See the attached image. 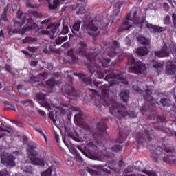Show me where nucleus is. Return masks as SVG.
<instances>
[{
  "label": "nucleus",
  "instance_id": "nucleus-1",
  "mask_svg": "<svg viewBox=\"0 0 176 176\" xmlns=\"http://www.w3.org/2000/svg\"><path fill=\"white\" fill-rule=\"evenodd\" d=\"M87 45H77L74 49L76 54L80 56L81 57H86L87 60L89 61V71L91 74V76L93 74H96L99 79L104 78V80L109 82V85L104 84L101 86L102 82L94 80L90 77L86 76V74L83 73L74 72L73 75L78 76L82 83H85L86 86H91L93 87L95 86L97 89L99 87V90L101 91L102 96L100 100H95V111L100 112L102 107H109V112L111 115L117 118L119 120H122V118H131L134 119L137 118V113L131 111H127L125 106H123L115 101L112 98V91H109V89H120L123 85H129V81L126 80V77L123 76V73L119 70H115L113 69H105L104 73L102 72L101 66L104 68H107L108 65L111 63V59L108 58L100 59V54H97L96 52H92L91 55L87 54ZM111 105V106H110Z\"/></svg>",
  "mask_w": 176,
  "mask_h": 176
},
{
  "label": "nucleus",
  "instance_id": "nucleus-2",
  "mask_svg": "<svg viewBox=\"0 0 176 176\" xmlns=\"http://www.w3.org/2000/svg\"><path fill=\"white\" fill-rule=\"evenodd\" d=\"M108 119L101 120L100 122L97 124L98 133H94L92 134L94 142H90L87 144V148L88 149L89 154L94 155V160H99L100 162H105L107 159H112L113 157V153L112 152H120L123 149V146L120 144H117L111 148H104L102 151H98V147L97 146V141L100 138H104L108 135V132H107V122Z\"/></svg>",
  "mask_w": 176,
  "mask_h": 176
},
{
  "label": "nucleus",
  "instance_id": "nucleus-3",
  "mask_svg": "<svg viewBox=\"0 0 176 176\" xmlns=\"http://www.w3.org/2000/svg\"><path fill=\"white\" fill-rule=\"evenodd\" d=\"M62 30L60 31V27H61V21H58L54 23L48 25L45 30L41 32L42 35H48L50 39H54V35H59L55 40L56 45H61L63 42L68 41V36L67 34L69 32V28L67 25H65L63 23Z\"/></svg>",
  "mask_w": 176,
  "mask_h": 176
},
{
  "label": "nucleus",
  "instance_id": "nucleus-4",
  "mask_svg": "<svg viewBox=\"0 0 176 176\" xmlns=\"http://www.w3.org/2000/svg\"><path fill=\"white\" fill-rule=\"evenodd\" d=\"M130 17H131V14L128 13L126 16L125 21L122 22V24L118 28V32H122V31H129L130 28H132L133 25L130 24V21H132L134 25L138 27L139 31H142V23L140 22V18L137 16V11L133 12V17L132 20L130 19Z\"/></svg>",
  "mask_w": 176,
  "mask_h": 176
},
{
  "label": "nucleus",
  "instance_id": "nucleus-5",
  "mask_svg": "<svg viewBox=\"0 0 176 176\" xmlns=\"http://www.w3.org/2000/svg\"><path fill=\"white\" fill-rule=\"evenodd\" d=\"M127 63L129 65L132 66L129 69V72L132 74H144L146 71L145 63L141 62V60H135L133 55L128 56Z\"/></svg>",
  "mask_w": 176,
  "mask_h": 176
},
{
  "label": "nucleus",
  "instance_id": "nucleus-6",
  "mask_svg": "<svg viewBox=\"0 0 176 176\" xmlns=\"http://www.w3.org/2000/svg\"><path fill=\"white\" fill-rule=\"evenodd\" d=\"M153 129H145L144 132H139L135 138L136 142L139 148H144L146 144H149L152 141L153 133Z\"/></svg>",
  "mask_w": 176,
  "mask_h": 176
},
{
  "label": "nucleus",
  "instance_id": "nucleus-7",
  "mask_svg": "<svg viewBox=\"0 0 176 176\" xmlns=\"http://www.w3.org/2000/svg\"><path fill=\"white\" fill-rule=\"evenodd\" d=\"M102 49L104 52H107L109 57H116L120 50V43L116 40H113L111 42L104 43Z\"/></svg>",
  "mask_w": 176,
  "mask_h": 176
},
{
  "label": "nucleus",
  "instance_id": "nucleus-8",
  "mask_svg": "<svg viewBox=\"0 0 176 176\" xmlns=\"http://www.w3.org/2000/svg\"><path fill=\"white\" fill-rule=\"evenodd\" d=\"M133 89L138 92L139 94H141L142 97L144 98L146 101H148L149 104H151V107L153 108H155L156 107V104L153 103V94H155V91L153 89H147V90H142L138 85H133Z\"/></svg>",
  "mask_w": 176,
  "mask_h": 176
},
{
  "label": "nucleus",
  "instance_id": "nucleus-9",
  "mask_svg": "<svg viewBox=\"0 0 176 176\" xmlns=\"http://www.w3.org/2000/svg\"><path fill=\"white\" fill-rule=\"evenodd\" d=\"M24 25V19L19 20H15L14 21V27L15 30H16L17 34H21V35H24L27 31H31V30H35L36 31L39 30V28H38V24L36 23H32L30 26H24L23 28H21V27H23ZM20 28V29H19Z\"/></svg>",
  "mask_w": 176,
  "mask_h": 176
},
{
  "label": "nucleus",
  "instance_id": "nucleus-10",
  "mask_svg": "<svg viewBox=\"0 0 176 176\" xmlns=\"http://www.w3.org/2000/svg\"><path fill=\"white\" fill-rule=\"evenodd\" d=\"M170 52L172 54H176V47L174 44L167 45V43H164V45L162 47L161 50L155 51L154 54L155 57L158 58H163L164 57H168L170 56Z\"/></svg>",
  "mask_w": 176,
  "mask_h": 176
},
{
  "label": "nucleus",
  "instance_id": "nucleus-11",
  "mask_svg": "<svg viewBox=\"0 0 176 176\" xmlns=\"http://www.w3.org/2000/svg\"><path fill=\"white\" fill-rule=\"evenodd\" d=\"M81 30L84 31V32H87L88 35H91V36H98L100 35V30H98V28L94 25V22L91 21L87 24H84L81 27Z\"/></svg>",
  "mask_w": 176,
  "mask_h": 176
},
{
  "label": "nucleus",
  "instance_id": "nucleus-12",
  "mask_svg": "<svg viewBox=\"0 0 176 176\" xmlns=\"http://www.w3.org/2000/svg\"><path fill=\"white\" fill-rule=\"evenodd\" d=\"M67 79H69V84L62 86V91L65 93L68 97H75L76 96V91H75V87H72V82L74 81V78L71 75H67Z\"/></svg>",
  "mask_w": 176,
  "mask_h": 176
},
{
  "label": "nucleus",
  "instance_id": "nucleus-13",
  "mask_svg": "<svg viewBox=\"0 0 176 176\" xmlns=\"http://www.w3.org/2000/svg\"><path fill=\"white\" fill-rule=\"evenodd\" d=\"M16 157L12 155L9 154H1V162L3 166L6 167H16Z\"/></svg>",
  "mask_w": 176,
  "mask_h": 176
},
{
  "label": "nucleus",
  "instance_id": "nucleus-14",
  "mask_svg": "<svg viewBox=\"0 0 176 176\" xmlns=\"http://www.w3.org/2000/svg\"><path fill=\"white\" fill-rule=\"evenodd\" d=\"M115 164H116V162L113 160H111L106 163V166L109 167L110 170H112L113 171H114V173H116L117 174H120L122 171V167H124V166H126L124 164V162H123V160H120L118 162V167H120L119 168L112 167V166H115Z\"/></svg>",
  "mask_w": 176,
  "mask_h": 176
},
{
  "label": "nucleus",
  "instance_id": "nucleus-15",
  "mask_svg": "<svg viewBox=\"0 0 176 176\" xmlns=\"http://www.w3.org/2000/svg\"><path fill=\"white\" fill-rule=\"evenodd\" d=\"M176 73V65L175 62L169 60L166 65V75H175Z\"/></svg>",
  "mask_w": 176,
  "mask_h": 176
},
{
  "label": "nucleus",
  "instance_id": "nucleus-16",
  "mask_svg": "<svg viewBox=\"0 0 176 176\" xmlns=\"http://www.w3.org/2000/svg\"><path fill=\"white\" fill-rule=\"evenodd\" d=\"M140 23H142V27H144V23H145L146 28H148V30H153L154 32H163L164 31H166V28L156 26L148 23V21H142Z\"/></svg>",
  "mask_w": 176,
  "mask_h": 176
},
{
  "label": "nucleus",
  "instance_id": "nucleus-17",
  "mask_svg": "<svg viewBox=\"0 0 176 176\" xmlns=\"http://www.w3.org/2000/svg\"><path fill=\"white\" fill-rule=\"evenodd\" d=\"M80 24H82L80 21H76L72 28V32L77 38H80L81 36L80 32H79V30H80Z\"/></svg>",
  "mask_w": 176,
  "mask_h": 176
},
{
  "label": "nucleus",
  "instance_id": "nucleus-18",
  "mask_svg": "<svg viewBox=\"0 0 176 176\" xmlns=\"http://www.w3.org/2000/svg\"><path fill=\"white\" fill-rule=\"evenodd\" d=\"M36 98L38 104L41 105V107H50L49 104L46 102V94H42L41 93L37 94Z\"/></svg>",
  "mask_w": 176,
  "mask_h": 176
},
{
  "label": "nucleus",
  "instance_id": "nucleus-19",
  "mask_svg": "<svg viewBox=\"0 0 176 176\" xmlns=\"http://www.w3.org/2000/svg\"><path fill=\"white\" fill-rule=\"evenodd\" d=\"M28 155H30V156H38L39 155L36 151L34 149H36V145H35L34 143H29L28 144Z\"/></svg>",
  "mask_w": 176,
  "mask_h": 176
},
{
  "label": "nucleus",
  "instance_id": "nucleus-20",
  "mask_svg": "<svg viewBox=\"0 0 176 176\" xmlns=\"http://www.w3.org/2000/svg\"><path fill=\"white\" fill-rule=\"evenodd\" d=\"M30 162L32 164H34L36 166H41V167H43L45 166V160L43 158H39V157H32L30 159Z\"/></svg>",
  "mask_w": 176,
  "mask_h": 176
},
{
  "label": "nucleus",
  "instance_id": "nucleus-21",
  "mask_svg": "<svg viewBox=\"0 0 176 176\" xmlns=\"http://www.w3.org/2000/svg\"><path fill=\"white\" fill-rule=\"evenodd\" d=\"M120 97L124 102H129V98H130V91L124 90L120 94Z\"/></svg>",
  "mask_w": 176,
  "mask_h": 176
},
{
  "label": "nucleus",
  "instance_id": "nucleus-22",
  "mask_svg": "<svg viewBox=\"0 0 176 176\" xmlns=\"http://www.w3.org/2000/svg\"><path fill=\"white\" fill-rule=\"evenodd\" d=\"M46 79V77H45V74H38L36 76H32L30 77V80L32 82H42V80H45Z\"/></svg>",
  "mask_w": 176,
  "mask_h": 176
},
{
  "label": "nucleus",
  "instance_id": "nucleus-23",
  "mask_svg": "<svg viewBox=\"0 0 176 176\" xmlns=\"http://www.w3.org/2000/svg\"><path fill=\"white\" fill-rule=\"evenodd\" d=\"M148 119H150V120H155V122H152V123H156V122L157 123H162L163 122H165V120H166V118H162V117H159L156 114H151L148 116Z\"/></svg>",
  "mask_w": 176,
  "mask_h": 176
},
{
  "label": "nucleus",
  "instance_id": "nucleus-24",
  "mask_svg": "<svg viewBox=\"0 0 176 176\" xmlns=\"http://www.w3.org/2000/svg\"><path fill=\"white\" fill-rule=\"evenodd\" d=\"M138 42H140L141 45H145L146 46H151V41L142 36H138L137 37Z\"/></svg>",
  "mask_w": 176,
  "mask_h": 176
},
{
  "label": "nucleus",
  "instance_id": "nucleus-25",
  "mask_svg": "<svg viewBox=\"0 0 176 176\" xmlns=\"http://www.w3.org/2000/svg\"><path fill=\"white\" fill-rule=\"evenodd\" d=\"M136 53L138 56H146L149 53V50L146 47H141L137 49Z\"/></svg>",
  "mask_w": 176,
  "mask_h": 176
},
{
  "label": "nucleus",
  "instance_id": "nucleus-26",
  "mask_svg": "<svg viewBox=\"0 0 176 176\" xmlns=\"http://www.w3.org/2000/svg\"><path fill=\"white\" fill-rule=\"evenodd\" d=\"M127 135H128L127 133L123 134L122 133V131H120L119 136L116 140V142H118V144H123V142H124V140H127Z\"/></svg>",
  "mask_w": 176,
  "mask_h": 176
},
{
  "label": "nucleus",
  "instance_id": "nucleus-27",
  "mask_svg": "<svg viewBox=\"0 0 176 176\" xmlns=\"http://www.w3.org/2000/svg\"><path fill=\"white\" fill-rule=\"evenodd\" d=\"M152 62L155 63L153 65V68H155V69H157L158 74H160V72L163 71L164 64L162 63L156 62V60H153Z\"/></svg>",
  "mask_w": 176,
  "mask_h": 176
},
{
  "label": "nucleus",
  "instance_id": "nucleus-28",
  "mask_svg": "<svg viewBox=\"0 0 176 176\" xmlns=\"http://www.w3.org/2000/svg\"><path fill=\"white\" fill-rule=\"evenodd\" d=\"M0 131L3 132L1 134V137H8V135H10L12 133V129L9 128H2V126H0Z\"/></svg>",
  "mask_w": 176,
  "mask_h": 176
},
{
  "label": "nucleus",
  "instance_id": "nucleus-29",
  "mask_svg": "<svg viewBox=\"0 0 176 176\" xmlns=\"http://www.w3.org/2000/svg\"><path fill=\"white\" fill-rule=\"evenodd\" d=\"M28 16H30V17H35L36 19H41V17H42V14H40L36 10H30L28 11Z\"/></svg>",
  "mask_w": 176,
  "mask_h": 176
},
{
  "label": "nucleus",
  "instance_id": "nucleus-30",
  "mask_svg": "<svg viewBox=\"0 0 176 176\" xmlns=\"http://www.w3.org/2000/svg\"><path fill=\"white\" fill-rule=\"evenodd\" d=\"M60 83V81L54 80V78H50L46 81V85L50 87H54V86H57Z\"/></svg>",
  "mask_w": 176,
  "mask_h": 176
},
{
  "label": "nucleus",
  "instance_id": "nucleus-31",
  "mask_svg": "<svg viewBox=\"0 0 176 176\" xmlns=\"http://www.w3.org/2000/svg\"><path fill=\"white\" fill-rule=\"evenodd\" d=\"M160 103L163 107H170L171 105V100L166 98H162L160 100Z\"/></svg>",
  "mask_w": 176,
  "mask_h": 176
},
{
  "label": "nucleus",
  "instance_id": "nucleus-32",
  "mask_svg": "<svg viewBox=\"0 0 176 176\" xmlns=\"http://www.w3.org/2000/svg\"><path fill=\"white\" fill-rule=\"evenodd\" d=\"M60 0H54L52 4H49V9H50V10H55V9H57V6H58Z\"/></svg>",
  "mask_w": 176,
  "mask_h": 176
},
{
  "label": "nucleus",
  "instance_id": "nucleus-33",
  "mask_svg": "<svg viewBox=\"0 0 176 176\" xmlns=\"http://www.w3.org/2000/svg\"><path fill=\"white\" fill-rule=\"evenodd\" d=\"M9 10V6H6L3 11L1 14V18L3 19V21H8V17L6 16L8 14V11Z\"/></svg>",
  "mask_w": 176,
  "mask_h": 176
},
{
  "label": "nucleus",
  "instance_id": "nucleus-34",
  "mask_svg": "<svg viewBox=\"0 0 176 176\" xmlns=\"http://www.w3.org/2000/svg\"><path fill=\"white\" fill-rule=\"evenodd\" d=\"M33 42H36V38L32 37H26L25 39L22 40V43L25 45V43H32Z\"/></svg>",
  "mask_w": 176,
  "mask_h": 176
},
{
  "label": "nucleus",
  "instance_id": "nucleus-35",
  "mask_svg": "<svg viewBox=\"0 0 176 176\" xmlns=\"http://www.w3.org/2000/svg\"><path fill=\"white\" fill-rule=\"evenodd\" d=\"M87 12V10L85 8V6L80 7L78 10L76 11V14L79 16L80 14H85V13Z\"/></svg>",
  "mask_w": 176,
  "mask_h": 176
},
{
  "label": "nucleus",
  "instance_id": "nucleus-36",
  "mask_svg": "<svg viewBox=\"0 0 176 176\" xmlns=\"http://www.w3.org/2000/svg\"><path fill=\"white\" fill-rule=\"evenodd\" d=\"M68 135L70 138L74 140V141H76L77 142L79 141V135H78V133H75V135H74L72 132H69Z\"/></svg>",
  "mask_w": 176,
  "mask_h": 176
},
{
  "label": "nucleus",
  "instance_id": "nucleus-37",
  "mask_svg": "<svg viewBox=\"0 0 176 176\" xmlns=\"http://www.w3.org/2000/svg\"><path fill=\"white\" fill-rule=\"evenodd\" d=\"M79 58L75 55H71L70 56V63L71 64H78Z\"/></svg>",
  "mask_w": 176,
  "mask_h": 176
},
{
  "label": "nucleus",
  "instance_id": "nucleus-38",
  "mask_svg": "<svg viewBox=\"0 0 176 176\" xmlns=\"http://www.w3.org/2000/svg\"><path fill=\"white\" fill-rule=\"evenodd\" d=\"M153 130H157L158 131H162V133H168L167 128H165L164 126H153Z\"/></svg>",
  "mask_w": 176,
  "mask_h": 176
},
{
  "label": "nucleus",
  "instance_id": "nucleus-39",
  "mask_svg": "<svg viewBox=\"0 0 176 176\" xmlns=\"http://www.w3.org/2000/svg\"><path fill=\"white\" fill-rule=\"evenodd\" d=\"M142 173H144V174H146V175L148 176H157V174L155 172H153L152 170H142Z\"/></svg>",
  "mask_w": 176,
  "mask_h": 176
},
{
  "label": "nucleus",
  "instance_id": "nucleus-40",
  "mask_svg": "<svg viewBox=\"0 0 176 176\" xmlns=\"http://www.w3.org/2000/svg\"><path fill=\"white\" fill-rule=\"evenodd\" d=\"M36 131H37L38 133H40L41 135H42V137H43L45 142H47V138L46 137V135H45V133H43V131H42V130H41V129L39 128H35Z\"/></svg>",
  "mask_w": 176,
  "mask_h": 176
},
{
  "label": "nucleus",
  "instance_id": "nucleus-41",
  "mask_svg": "<svg viewBox=\"0 0 176 176\" xmlns=\"http://www.w3.org/2000/svg\"><path fill=\"white\" fill-rule=\"evenodd\" d=\"M0 176H10V173L6 169H2L0 170Z\"/></svg>",
  "mask_w": 176,
  "mask_h": 176
},
{
  "label": "nucleus",
  "instance_id": "nucleus-42",
  "mask_svg": "<svg viewBox=\"0 0 176 176\" xmlns=\"http://www.w3.org/2000/svg\"><path fill=\"white\" fill-rule=\"evenodd\" d=\"M26 6H28V8H31L32 9H38V8H39L38 6H32L31 1L30 0L26 1Z\"/></svg>",
  "mask_w": 176,
  "mask_h": 176
},
{
  "label": "nucleus",
  "instance_id": "nucleus-43",
  "mask_svg": "<svg viewBox=\"0 0 176 176\" xmlns=\"http://www.w3.org/2000/svg\"><path fill=\"white\" fill-rule=\"evenodd\" d=\"M41 176H52V170L48 168L47 170L41 173Z\"/></svg>",
  "mask_w": 176,
  "mask_h": 176
},
{
  "label": "nucleus",
  "instance_id": "nucleus-44",
  "mask_svg": "<svg viewBox=\"0 0 176 176\" xmlns=\"http://www.w3.org/2000/svg\"><path fill=\"white\" fill-rule=\"evenodd\" d=\"M120 13V7H118L113 10V15L114 16V17H118Z\"/></svg>",
  "mask_w": 176,
  "mask_h": 176
},
{
  "label": "nucleus",
  "instance_id": "nucleus-45",
  "mask_svg": "<svg viewBox=\"0 0 176 176\" xmlns=\"http://www.w3.org/2000/svg\"><path fill=\"white\" fill-rule=\"evenodd\" d=\"M27 50L30 52L31 53H36V50H38V48L36 47H28Z\"/></svg>",
  "mask_w": 176,
  "mask_h": 176
},
{
  "label": "nucleus",
  "instance_id": "nucleus-46",
  "mask_svg": "<svg viewBox=\"0 0 176 176\" xmlns=\"http://www.w3.org/2000/svg\"><path fill=\"white\" fill-rule=\"evenodd\" d=\"M80 120H82V113H77L74 116V120L79 122Z\"/></svg>",
  "mask_w": 176,
  "mask_h": 176
},
{
  "label": "nucleus",
  "instance_id": "nucleus-47",
  "mask_svg": "<svg viewBox=\"0 0 176 176\" xmlns=\"http://www.w3.org/2000/svg\"><path fill=\"white\" fill-rule=\"evenodd\" d=\"M23 11H20L19 10L17 12V17H18V20H24V19H23Z\"/></svg>",
  "mask_w": 176,
  "mask_h": 176
},
{
  "label": "nucleus",
  "instance_id": "nucleus-48",
  "mask_svg": "<svg viewBox=\"0 0 176 176\" xmlns=\"http://www.w3.org/2000/svg\"><path fill=\"white\" fill-rule=\"evenodd\" d=\"M170 21H171V18L167 15L164 19V24H170Z\"/></svg>",
  "mask_w": 176,
  "mask_h": 176
},
{
  "label": "nucleus",
  "instance_id": "nucleus-49",
  "mask_svg": "<svg viewBox=\"0 0 176 176\" xmlns=\"http://www.w3.org/2000/svg\"><path fill=\"white\" fill-rule=\"evenodd\" d=\"M21 104H31V105H32L33 102H32V100H31L30 99H26L25 100H22L21 102Z\"/></svg>",
  "mask_w": 176,
  "mask_h": 176
},
{
  "label": "nucleus",
  "instance_id": "nucleus-50",
  "mask_svg": "<svg viewBox=\"0 0 176 176\" xmlns=\"http://www.w3.org/2000/svg\"><path fill=\"white\" fill-rule=\"evenodd\" d=\"M49 118L52 120L54 124H56V119L54 118V116L52 113H50Z\"/></svg>",
  "mask_w": 176,
  "mask_h": 176
},
{
  "label": "nucleus",
  "instance_id": "nucleus-51",
  "mask_svg": "<svg viewBox=\"0 0 176 176\" xmlns=\"http://www.w3.org/2000/svg\"><path fill=\"white\" fill-rule=\"evenodd\" d=\"M163 8H164V10H166V12H168V10H170V6H168V3H164Z\"/></svg>",
  "mask_w": 176,
  "mask_h": 176
},
{
  "label": "nucleus",
  "instance_id": "nucleus-52",
  "mask_svg": "<svg viewBox=\"0 0 176 176\" xmlns=\"http://www.w3.org/2000/svg\"><path fill=\"white\" fill-rule=\"evenodd\" d=\"M69 46H71V44L69 43V42H66L62 45V47H64V49H68Z\"/></svg>",
  "mask_w": 176,
  "mask_h": 176
},
{
  "label": "nucleus",
  "instance_id": "nucleus-53",
  "mask_svg": "<svg viewBox=\"0 0 176 176\" xmlns=\"http://www.w3.org/2000/svg\"><path fill=\"white\" fill-rule=\"evenodd\" d=\"M6 71H8V72H10L12 71V67L10 65L6 64V67H5Z\"/></svg>",
  "mask_w": 176,
  "mask_h": 176
},
{
  "label": "nucleus",
  "instance_id": "nucleus-54",
  "mask_svg": "<svg viewBox=\"0 0 176 176\" xmlns=\"http://www.w3.org/2000/svg\"><path fill=\"white\" fill-rule=\"evenodd\" d=\"M77 149H78V151H80V152H82V153H83V155H85L86 156V152H85V151L83 150V148H82V146H77Z\"/></svg>",
  "mask_w": 176,
  "mask_h": 176
},
{
  "label": "nucleus",
  "instance_id": "nucleus-55",
  "mask_svg": "<svg viewBox=\"0 0 176 176\" xmlns=\"http://www.w3.org/2000/svg\"><path fill=\"white\" fill-rule=\"evenodd\" d=\"M23 144H28V137L24 135L22 138Z\"/></svg>",
  "mask_w": 176,
  "mask_h": 176
},
{
  "label": "nucleus",
  "instance_id": "nucleus-56",
  "mask_svg": "<svg viewBox=\"0 0 176 176\" xmlns=\"http://www.w3.org/2000/svg\"><path fill=\"white\" fill-rule=\"evenodd\" d=\"M173 21L174 24V28L176 29V14H173Z\"/></svg>",
  "mask_w": 176,
  "mask_h": 176
},
{
  "label": "nucleus",
  "instance_id": "nucleus-57",
  "mask_svg": "<svg viewBox=\"0 0 176 176\" xmlns=\"http://www.w3.org/2000/svg\"><path fill=\"white\" fill-rule=\"evenodd\" d=\"M47 68L50 71H52V69H53V65L52 63H47Z\"/></svg>",
  "mask_w": 176,
  "mask_h": 176
},
{
  "label": "nucleus",
  "instance_id": "nucleus-58",
  "mask_svg": "<svg viewBox=\"0 0 176 176\" xmlns=\"http://www.w3.org/2000/svg\"><path fill=\"white\" fill-rule=\"evenodd\" d=\"M30 65L31 67H36L38 65V60H32Z\"/></svg>",
  "mask_w": 176,
  "mask_h": 176
},
{
  "label": "nucleus",
  "instance_id": "nucleus-59",
  "mask_svg": "<svg viewBox=\"0 0 176 176\" xmlns=\"http://www.w3.org/2000/svg\"><path fill=\"white\" fill-rule=\"evenodd\" d=\"M21 53H23V54H25V56H26L27 57L30 56V52L28 51L22 50H21Z\"/></svg>",
  "mask_w": 176,
  "mask_h": 176
},
{
  "label": "nucleus",
  "instance_id": "nucleus-60",
  "mask_svg": "<svg viewBox=\"0 0 176 176\" xmlns=\"http://www.w3.org/2000/svg\"><path fill=\"white\" fill-rule=\"evenodd\" d=\"M140 112H142V115L146 112V108L145 107L142 106L140 107Z\"/></svg>",
  "mask_w": 176,
  "mask_h": 176
},
{
  "label": "nucleus",
  "instance_id": "nucleus-61",
  "mask_svg": "<svg viewBox=\"0 0 176 176\" xmlns=\"http://www.w3.org/2000/svg\"><path fill=\"white\" fill-rule=\"evenodd\" d=\"M38 113L39 115H41V116H46V113L42 110H38Z\"/></svg>",
  "mask_w": 176,
  "mask_h": 176
},
{
  "label": "nucleus",
  "instance_id": "nucleus-62",
  "mask_svg": "<svg viewBox=\"0 0 176 176\" xmlns=\"http://www.w3.org/2000/svg\"><path fill=\"white\" fill-rule=\"evenodd\" d=\"M49 23H50V20L49 19H45V20H43L42 22H41V24H45V25H47L49 24Z\"/></svg>",
  "mask_w": 176,
  "mask_h": 176
},
{
  "label": "nucleus",
  "instance_id": "nucleus-63",
  "mask_svg": "<svg viewBox=\"0 0 176 176\" xmlns=\"http://www.w3.org/2000/svg\"><path fill=\"white\" fill-rule=\"evenodd\" d=\"M8 109H10L11 111H14V112H16V108L13 104H10V107H8Z\"/></svg>",
  "mask_w": 176,
  "mask_h": 176
},
{
  "label": "nucleus",
  "instance_id": "nucleus-64",
  "mask_svg": "<svg viewBox=\"0 0 176 176\" xmlns=\"http://www.w3.org/2000/svg\"><path fill=\"white\" fill-rule=\"evenodd\" d=\"M54 138H55L56 142H58L60 136L58 135V134H57V133H55V134H54Z\"/></svg>",
  "mask_w": 176,
  "mask_h": 176
}]
</instances>
